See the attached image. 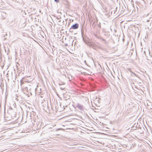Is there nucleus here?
<instances>
[{"label": "nucleus", "instance_id": "obj_1", "mask_svg": "<svg viewBox=\"0 0 152 152\" xmlns=\"http://www.w3.org/2000/svg\"><path fill=\"white\" fill-rule=\"evenodd\" d=\"M79 26V24L78 23H76L72 25L70 28L69 29V31H71V30L72 29H77Z\"/></svg>", "mask_w": 152, "mask_h": 152}, {"label": "nucleus", "instance_id": "obj_2", "mask_svg": "<svg viewBox=\"0 0 152 152\" xmlns=\"http://www.w3.org/2000/svg\"><path fill=\"white\" fill-rule=\"evenodd\" d=\"M77 107L80 110L84 111V108L83 107V106L80 104H78Z\"/></svg>", "mask_w": 152, "mask_h": 152}, {"label": "nucleus", "instance_id": "obj_3", "mask_svg": "<svg viewBox=\"0 0 152 152\" xmlns=\"http://www.w3.org/2000/svg\"><path fill=\"white\" fill-rule=\"evenodd\" d=\"M149 23H148L147 25L149 24L148 26V29H152V22H149Z\"/></svg>", "mask_w": 152, "mask_h": 152}, {"label": "nucleus", "instance_id": "obj_4", "mask_svg": "<svg viewBox=\"0 0 152 152\" xmlns=\"http://www.w3.org/2000/svg\"><path fill=\"white\" fill-rule=\"evenodd\" d=\"M152 22V17L151 18H150L148 20H147V22Z\"/></svg>", "mask_w": 152, "mask_h": 152}, {"label": "nucleus", "instance_id": "obj_5", "mask_svg": "<svg viewBox=\"0 0 152 152\" xmlns=\"http://www.w3.org/2000/svg\"><path fill=\"white\" fill-rule=\"evenodd\" d=\"M116 11V10H114L113 11H112L111 12V14H115V11Z\"/></svg>", "mask_w": 152, "mask_h": 152}, {"label": "nucleus", "instance_id": "obj_6", "mask_svg": "<svg viewBox=\"0 0 152 152\" xmlns=\"http://www.w3.org/2000/svg\"><path fill=\"white\" fill-rule=\"evenodd\" d=\"M61 18V17H60L59 18L57 17L56 18L57 19V20H58V22H61V20H60V19Z\"/></svg>", "mask_w": 152, "mask_h": 152}, {"label": "nucleus", "instance_id": "obj_7", "mask_svg": "<svg viewBox=\"0 0 152 152\" xmlns=\"http://www.w3.org/2000/svg\"><path fill=\"white\" fill-rule=\"evenodd\" d=\"M90 46L92 48H93L95 49L94 47V45L93 44H91L90 45Z\"/></svg>", "mask_w": 152, "mask_h": 152}, {"label": "nucleus", "instance_id": "obj_8", "mask_svg": "<svg viewBox=\"0 0 152 152\" xmlns=\"http://www.w3.org/2000/svg\"><path fill=\"white\" fill-rule=\"evenodd\" d=\"M20 84L21 86H22V85L23 84V82L22 81V80H21L20 81Z\"/></svg>", "mask_w": 152, "mask_h": 152}, {"label": "nucleus", "instance_id": "obj_9", "mask_svg": "<svg viewBox=\"0 0 152 152\" xmlns=\"http://www.w3.org/2000/svg\"><path fill=\"white\" fill-rule=\"evenodd\" d=\"M60 89H61V90H64V89H65V88H64V87H60Z\"/></svg>", "mask_w": 152, "mask_h": 152}, {"label": "nucleus", "instance_id": "obj_10", "mask_svg": "<svg viewBox=\"0 0 152 152\" xmlns=\"http://www.w3.org/2000/svg\"><path fill=\"white\" fill-rule=\"evenodd\" d=\"M55 1L56 2H59V0H55Z\"/></svg>", "mask_w": 152, "mask_h": 152}, {"label": "nucleus", "instance_id": "obj_11", "mask_svg": "<svg viewBox=\"0 0 152 152\" xmlns=\"http://www.w3.org/2000/svg\"><path fill=\"white\" fill-rule=\"evenodd\" d=\"M128 70H129L130 72V71H131V69H130V68H128L127 69Z\"/></svg>", "mask_w": 152, "mask_h": 152}, {"label": "nucleus", "instance_id": "obj_12", "mask_svg": "<svg viewBox=\"0 0 152 152\" xmlns=\"http://www.w3.org/2000/svg\"><path fill=\"white\" fill-rule=\"evenodd\" d=\"M134 76H137V75L135 73H133V74Z\"/></svg>", "mask_w": 152, "mask_h": 152}, {"label": "nucleus", "instance_id": "obj_13", "mask_svg": "<svg viewBox=\"0 0 152 152\" xmlns=\"http://www.w3.org/2000/svg\"><path fill=\"white\" fill-rule=\"evenodd\" d=\"M68 45V44L67 43H66L65 44V46H67Z\"/></svg>", "mask_w": 152, "mask_h": 152}, {"label": "nucleus", "instance_id": "obj_14", "mask_svg": "<svg viewBox=\"0 0 152 152\" xmlns=\"http://www.w3.org/2000/svg\"><path fill=\"white\" fill-rule=\"evenodd\" d=\"M102 40L103 41H105V40H104V39H102Z\"/></svg>", "mask_w": 152, "mask_h": 152}, {"label": "nucleus", "instance_id": "obj_15", "mask_svg": "<svg viewBox=\"0 0 152 152\" xmlns=\"http://www.w3.org/2000/svg\"><path fill=\"white\" fill-rule=\"evenodd\" d=\"M130 72H131V73H132L133 74V73H134L133 72H132L131 71H130Z\"/></svg>", "mask_w": 152, "mask_h": 152}, {"label": "nucleus", "instance_id": "obj_16", "mask_svg": "<svg viewBox=\"0 0 152 152\" xmlns=\"http://www.w3.org/2000/svg\"><path fill=\"white\" fill-rule=\"evenodd\" d=\"M130 72H131V73H132L133 74V73H134L133 72H132L131 71H130Z\"/></svg>", "mask_w": 152, "mask_h": 152}, {"label": "nucleus", "instance_id": "obj_17", "mask_svg": "<svg viewBox=\"0 0 152 152\" xmlns=\"http://www.w3.org/2000/svg\"><path fill=\"white\" fill-rule=\"evenodd\" d=\"M59 85H61L62 84H59Z\"/></svg>", "mask_w": 152, "mask_h": 152}]
</instances>
